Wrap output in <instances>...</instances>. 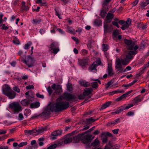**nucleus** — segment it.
I'll return each instance as SVG.
<instances>
[{
    "label": "nucleus",
    "instance_id": "28",
    "mask_svg": "<svg viewBox=\"0 0 149 149\" xmlns=\"http://www.w3.org/2000/svg\"><path fill=\"white\" fill-rule=\"evenodd\" d=\"M29 101L26 99H24L21 101V103L23 106H26L29 104Z\"/></svg>",
    "mask_w": 149,
    "mask_h": 149
},
{
    "label": "nucleus",
    "instance_id": "63",
    "mask_svg": "<svg viewBox=\"0 0 149 149\" xmlns=\"http://www.w3.org/2000/svg\"><path fill=\"white\" fill-rule=\"evenodd\" d=\"M119 33V31L116 30L114 32H113V34L114 35H117Z\"/></svg>",
    "mask_w": 149,
    "mask_h": 149
},
{
    "label": "nucleus",
    "instance_id": "52",
    "mask_svg": "<svg viewBox=\"0 0 149 149\" xmlns=\"http://www.w3.org/2000/svg\"><path fill=\"white\" fill-rule=\"evenodd\" d=\"M33 131H25V134L27 135L28 134L31 135L33 134Z\"/></svg>",
    "mask_w": 149,
    "mask_h": 149
},
{
    "label": "nucleus",
    "instance_id": "12",
    "mask_svg": "<svg viewBox=\"0 0 149 149\" xmlns=\"http://www.w3.org/2000/svg\"><path fill=\"white\" fill-rule=\"evenodd\" d=\"M63 144V141H59L58 143L56 144H52L50 146L47 148V149H54L58 146H60L62 145Z\"/></svg>",
    "mask_w": 149,
    "mask_h": 149
},
{
    "label": "nucleus",
    "instance_id": "48",
    "mask_svg": "<svg viewBox=\"0 0 149 149\" xmlns=\"http://www.w3.org/2000/svg\"><path fill=\"white\" fill-rule=\"evenodd\" d=\"M19 119V120H23L24 118V117L23 114L21 113H20L18 115Z\"/></svg>",
    "mask_w": 149,
    "mask_h": 149
},
{
    "label": "nucleus",
    "instance_id": "42",
    "mask_svg": "<svg viewBox=\"0 0 149 149\" xmlns=\"http://www.w3.org/2000/svg\"><path fill=\"white\" fill-rule=\"evenodd\" d=\"M32 44L31 42L29 41L28 43L26 44L24 46V48L25 49H28L29 47L31 46Z\"/></svg>",
    "mask_w": 149,
    "mask_h": 149
},
{
    "label": "nucleus",
    "instance_id": "39",
    "mask_svg": "<svg viewBox=\"0 0 149 149\" xmlns=\"http://www.w3.org/2000/svg\"><path fill=\"white\" fill-rule=\"evenodd\" d=\"M111 0H105L103 4V7H104L105 8H107V3L109 2Z\"/></svg>",
    "mask_w": 149,
    "mask_h": 149
},
{
    "label": "nucleus",
    "instance_id": "62",
    "mask_svg": "<svg viewBox=\"0 0 149 149\" xmlns=\"http://www.w3.org/2000/svg\"><path fill=\"white\" fill-rule=\"evenodd\" d=\"M13 43L15 44H20L19 41L18 40H13Z\"/></svg>",
    "mask_w": 149,
    "mask_h": 149
},
{
    "label": "nucleus",
    "instance_id": "5",
    "mask_svg": "<svg viewBox=\"0 0 149 149\" xmlns=\"http://www.w3.org/2000/svg\"><path fill=\"white\" fill-rule=\"evenodd\" d=\"M10 89L9 87H7L3 90V94L7 96L9 98L12 99L15 97L16 93L12 90L9 91Z\"/></svg>",
    "mask_w": 149,
    "mask_h": 149
},
{
    "label": "nucleus",
    "instance_id": "64",
    "mask_svg": "<svg viewBox=\"0 0 149 149\" xmlns=\"http://www.w3.org/2000/svg\"><path fill=\"white\" fill-rule=\"evenodd\" d=\"M139 1L138 0H136L134 2L132 3L133 6H136L138 3Z\"/></svg>",
    "mask_w": 149,
    "mask_h": 149
},
{
    "label": "nucleus",
    "instance_id": "18",
    "mask_svg": "<svg viewBox=\"0 0 149 149\" xmlns=\"http://www.w3.org/2000/svg\"><path fill=\"white\" fill-rule=\"evenodd\" d=\"M65 98L68 101H69L72 99L75 100L76 99L74 96L70 94H66L65 96Z\"/></svg>",
    "mask_w": 149,
    "mask_h": 149
},
{
    "label": "nucleus",
    "instance_id": "46",
    "mask_svg": "<svg viewBox=\"0 0 149 149\" xmlns=\"http://www.w3.org/2000/svg\"><path fill=\"white\" fill-rule=\"evenodd\" d=\"M0 26H1V28L2 29L6 30L8 29V26H6L5 24H2Z\"/></svg>",
    "mask_w": 149,
    "mask_h": 149
},
{
    "label": "nucleus",
    "instance_id": "43",
    "mask_svg": "<svg viewBox=\"0 0 149 149\" xmlns=\"http://www.w3.org/2000/svg\"><path fill=\"white\" fill-rule=\"evenodd\" d=\"M33 24H38L40 23L41 22V19H34L33 20Z\"/></svg>",
    "mask_w": 149,
    "mask_h": 149
},
{
    "label": "nucleus",
    "instance_id": "31",
    "mask_svg": "<svg viewBox=\"0 0 149 149\" xmlns=\"http://www.w3.org/2000/svg\"><path fill=\"white\" fill-rule=\"evenodd\" d=\"M132 69L131 67L130 66H127L126 67L125 69L124 70H123V68L121 69H120V70H119L118 69V70H120V72H126L127 71H128Z\"/></svg>",
    "mask_w": 149,
    "mask_h": 149
},
{
    "label": "nucleus",
    "instance_id": "35",
    "mask_svg": "<svg viewBox=\"0 0 149 149\" xmlns=\"http://www.w3.org/2000/svg\"><path fill=\"white\" fill-rule=\"evenodd\" d=\"M67 30L68 32H69L72 34L75 33H74L75 30L71 27H68Z\"/></svg>",
    "mask_w": 149,
    "mask_h": 149
},
{
    "label": "nucleus",
    "instance_id": "15",
    "mask_svg": "<svg viewBox=\"0 0 149 149\" xmlns=\"http://www.w3.org/2000/svg\"><path fill=\"white\" fill-rule=\"evenodd\" d=\"M108 75L110 76H113L114 74V72L112 68L111 65L108 64V66L107 68Z\"/></svg>",
    "mask_w": 149,
    "mask_h": 149
},
{
    "label": "nucleus",
    "instance_id": "1",
    "mask_svg": "<svg viewBox=\"0 0 149 149\" xmlns=\"http://www.w3.org/2000/svg\"><path fill=\"white\" fill-rule=\"evenodd\" d=\"M124 42L127 45V49L131 50L128 52L124 59L118 58L116 59L115 68L116 69H121L122 65H125L133 58V55H135L138 53L137 49L138 48V46L136 45V42L131 40L125 39Z\"/></svg>",
    "mask_w": 149,
    "mask_h": 149
},
{
    "label": "nucleus",
    "instance_id": "27",
    "mask_svg": "<svg viewBox=\"0 0 149 149\" xmlns=\"http://www.w3.org/2000/svg\"><path fill=\"white\" fill-rule=\"evenodd\" d=\"M80 84L81 86H84L85 87H88L90 86V83L89 82H87L86 81H81Z\"/></svg>",
    "mask_w": 149,
    "mask_h": 149
},
{
    "label": "nucleus",
    "instance_id": "60",
    "mask_svg": "<svg viewBox=\"0 0 149 149\" xmlns=\"http://www.w3.org/2000/svg\"><path fill=\"white\" fill-rule=\"evenodd\" d=\"M145 47V45L144 44H142L141 45L139 49L140 50H141L144 49Z\"/></svg>",
    "mask_w": 149,
    "mask_h": 149
},
{
    "label": "nucleus",
    "instance_id": "3",
    "mask_svg": "<svg viewBox=\"0 0 149 149\" xmlns=\"http://www.w3.org/2000/svg\"><path fill=\"white\" fill-rule=\"evenodd\" d=\"M88 131H86L81 134L75 136L73 139L74 142L78 143L81 140L84 144L90 143L94 138V136H93L92 134L88 133L87 132Z\"/></svg>",
    "mask_w": 149,
    "mask_h": 149
},
{
    "label": "nucleus",
    "instance_id": "14",
    "mask_svg": "<svg viewBox=\"0 0 149 149\" xmlns=\"http://www.w3.org/2000/svg\"><path fill=\"white\" fill-rule=\"evenodd\" d=\"M68 135H67L64 137V141H63V143L67 144L71 142L72 140V138L71 137H68Z\"/></svg>",
    "mask_w": 149,
    "mask_h": 149
},
{
    "label": "nucleus",
    "instance_id": "32",
    "mask_svg": "<svg viewBox=\"0 0 149 149\" xmlns=\"http://www.w3.org/2000/svg\"><path fill=\"white\" fill-rule=\"evenodd\" d=\"M125 109V106H121L119 108H118L117 109V111L118 114H119L121 112H122V111Z\"/></svg>",
    "mask_w": 149,
    "mask_h": 149
},
{
    "label": "nucleus",
    "instance_id": "24",
    "mask_svg": "<svg viewBox=\"0 0 149 149\" xmlns=\"http://www.w3.org/2000/svg\"><path fill=\"white\" fill-rule=\"evenodd\" d=\"M40 105V103L38 102L31 103L30 104L31 108H36L38 107Z\"/></svg>",
    "mask_w": 149,
    "mask_h": 149
},
{
    "label": "nucleus",
    "instance_id": "4",
    "mask_svg": "<svg viewBox=\"0 0 149 149\" xmlns=\"http://www.w3.org/2000/svg\"><path fill=\"white\" fill-rule=\"evenodd\" d=\"M9 108L14 114L18 113L22 110L21 105L17 102H14L10 104Z\"/></svg>",
    "mask_w": 149,
    "mask_h": 149
},
{
    "label": "nucleus",
    "instance_id": "37",
    "mask_svg": "<svg viewBox=\"0 0 149 149\" xmlns=\"http://www.w3.org/2000/svg\"><path fill=\"white\" fill-rule=\"evenodd\" d=\"M104 31L105 32H107L108 31H111V30H109L108 29V25L104 23Z\"/></svg>",
    "mask_w": 149,
    "mask_h": 149
},
{
    "label": "nucleus",
    "instance_id": "34",
    "mask_svg": "<svg viewBox=\"0 0 149 149\" xmlns=\"http://www.w3.org/2000/svg\"><path fill=\"white\" fill-rule=\"evenodd\" d=\"M96 67L97 66L96 65L95 63H93L92 65L89 67V70L90 71H92V70L95 69Z\"/></svg>",
    "mask_w": 149,
    "mask_h": 149
},
{
    "label": "nucleus",
    "instance_id": "2",
    "mask_svg": "<svg viewBox=\"0 0 149 149\" xmlns=\"http://www.w3.org/2000/svg\"><path fill=\"white\" fill-rule=\"evenodd\" d=\"M69 106V104L68 102L64 101L61 100V98L57 99V102L55 103L50 104L42 113V114L47 116L49 115L50 111L52 112H58L66 109Z\"/></svg>",
    "mask_w": 149,
    "mask_h": 149
},
{
    "label": "nucleus",
    "instance_id": "36",
    "mask_svg": "<svg viewBox=\"0 0 149 149\" xmlns=\"http://www.w3.org/2000/svg\"><path fill=\"white\" fill-rule=\"evenodd\" d=\"M26 97L28 99V100L29 101V102L30 101H33L34 100V97L33 95L30 96L28 95L27 96H26Z\"/></svg>",
    "mask_w": 149,
    "mask_h": 149
},
{
    "label": "nucleus",
    "instance_id": "9",
    "mask_svg": "<svg viewBox=\"0 0 149 149\" xmlns=\"http://www.w3.org/2000/svg\"><path fill=\"white\" fill-rule=\"evenodd\" d=\"M52 88L56 91V94H60L62 92V89L59 85L57 86L56 84H54L52 85Z\"/></svg>",
    "mask_w": 149,
    "mask_h": 149
},
{
    "label": "nucleus",
    "instance_id": "41",
    "mask_svg": "<svg viewBox=\"0 0 149 149\" xmlns=\"http://www.w3.org/2000/svg\"><path fill=\"white\" fill-rule=\"evenodd\" d=\"M93 63H95V65L97 66L100 65L101 63V60L100 58H98Z\"/></svg>",
    "mask_w": 149,
    "mask_h": 149
},
{
    "label": "nucleus",
    "instance_id": "20",
    "mask_svg": "<svg viewBox=\"0 0 149 149\" xmlns=\"http://www.w3.org/2000/svg\"><path fill=\"white\" fill-rule=\"evenodd\" d=\"M113 16L114 15L113 14L109 13L106 17L107 22L108 23L110 22Z\"/></svg>",
    "mask_w": 149,
    "mask_h": 149
},
{
    "label": "nucleus",
    "instance_id": "16",
    "mask_svg": "<svg viewBox=\"0 0 149 149\" xmlns=\"http://www.w3.org/2000/svg\"><path fill=\"white\" fill-rule=\"evenodd\" d=\"M132 92V91L131 90L127 92L125 94H123L121 96L118 98L116 99L118 101H119L123 99H125L126 98V97L127 96L128 94Z\"/></svg>",
    "mask_w": 149,
    "mask_h": 149
},
{
    "label": "nucleus",
    "instance_id": "25",
    "mask_svg": "<svg viewBox=\"0 0 149 149\" xmlns=\"http://www.w3.org/2000/svg\"><path fill=\"white\" fill-rule=\"evenodd\" d=\"M97 119H93L92 117H91L86 119V122L87 124H90L96 121Z\"/></svg>",
    "mask_w": 149,
    "mask_h": 149
},
{
    "label": "nucleus",
    "instance_id": "56",
    "mask_svg": "<svg viewBox=\"0 0 149 149\" xmlns=\"http://www.w3.org/2000/svg\"><path fill=\"white\" fill-rule=\"evenodd\" d=\"M57 30L59 32H60L61 34H63L65 33V32L62 29H61L58 28L57 29Z\"/></svg>",
    "mask_w": 149,
    "mask_h": 149
},
{
    "label": "nucleus",
    "instance_id": "54",
    "mask_svg": "<svg viewBox=\"0 0 149 149\" xmlns=\"http://www.w3.org/2000/svg\"><path fill=\"white\" fill-rule=\"evenodd\" d=\"M26 88L27 89H33L34 86L33 85H29V86H26Z\"/></svg>",
    "mask_w": 149,
    "mask_h": 149
},
{
    "label": "nucleus",
    "instance_id": "8",
    "mask_svg": "<svg viewBox=\"0 0 149 149\" xmlns=\"http://www.w3.org/2000/svg\"><path fill=\"white\" fill-rule=\"evenodd\" d=\"M107 136L110 137L113 136L112 134L108 132L102 133L101 135V137L103 143H106L107 142Z\"/></svg>",
    "mask_w": 149,
    "mask_h": 149
},
{
    "label": "nucleus",
    "instance_id": "45",
    "mask_svg": "<svg viewBox=\"0 0 149 149\" xmlns=\"http://www.w3.org/2000/svg\"><path fill=\"white\" fill-rule=\"evenodd\" d=\"M13 90L17 92L18 93H19L20 91V89L18 88V87L16 86L13 87Z\"/></svg>",
    "mask_w": 149,
    "mask_h": 149
},
{
    "label": "nucleus",
    "instance_id": "19",
    "mask_svg": "<svg viewBox=\"0 0 149 149\" xmlns=\"http://www.w3.org/2000/svg\"><path fill=\"white\" fill-rule=\"evenodd\" d=\"M89 60V59L87 58H84L80 61L79 64L83 66L86 64L88 62Z\"/></svg>",
    "mask_w": 149,
    "mask_h": 149
},
{
    "label": "nucleus",
    "instance_id": "57",
    "mask_svg": "<svg viewBox=\"0 0 149 149\" xmlns=\"http://www.w3.org/2000/svg\"><path fill=\"white\" fill-rule=\"evenodd\" d=\"M36 95L37 97L43 99L44 97V95H41L39 93H38L36 94Z\"/></svg>",
    "mask_w": 149,
    "mask_h": 149
},
{
    "label": "nucleus",
    "instance_id": "51",
    "mask_svg": "<svg viewBox=\"0 0 149 149\" xmlns=\"http://www.w3.org/2000/svg\"><path fill=\"white\" fill-rule=\"evenodd\" d=\"M148 4V3L146 1L142 2L141 3V7H144L146 6Z\"/></svg>",
    "mask_w": 149,
    "mask_h": 149
},
{
    "label": "nucleus",
    "instance_id": "29",
    "mask_svg": "<svg viewBox=\"0 0 149 149\" xmlns=\"http://www.w3.org/2000/svg\"><path fill=\"white\" fill-rule=\"evenodd\" d=\"M22 6L21 8L22 9L24 10L27 11L29 10V8L27 6L25 5V2L24 1H22Z\"/></svg>",
    "mask_w": 149,
    "mask_h": 149
},
{
    "label": "nucleus",
    "instance_id": "47",
    "mask_svg": "<svg viewBox=\"0 0 149 149\" xmlns=\"http://www.w3.org/2000/svg\"><path fill=\"white\" fill-rule=\"evenodd\" d=\"M42 132V131H33V134L34 135H37L39 134Z\"/></svg>",
    "mask_w": 149,
    "mask_h": 149
},
{
    "label": "nucleus",
    "instance_id": "44",
    "mask_svg": "<svg viewBox=\"0 0 149 149\" xmlns=\"http://www.w3.org/2000/svg\"><path fill=\"white\" fill-rule=\"evenodd\" d=\"M27 144V142H24L21 143L18 145V146L19 147H22L26 145Z\"/></svg>",
    "mask_w": 149,
    "mask_h": 149
},
{
    "label": "nucleus",
    "instance_id": "33",
    "mask_svg": "<svg viewBox=\"0 0 149 149\" xmlns=\"http://www.w3.org/2000/svg\"><path fill=\"white\" fill-rule=\"evenodd\" d=\"M142 100L141 98H139L138 97H136L133 100L135 103L140 102L142 101Z\"/></svg>",
    "mask_w": 149,
    "mask_h": 149
},
{
    "label": "nucleus",
    "instance_id": "26",
    "mask_svg": "<svg viewBox=\"0 0 149 149\" xmlns=\"http://www.w3.org/2000/svg\"><path fill=\"white\" fill-rule=\"evenodd\" d=\"M111 103V102H108L106 103L103 104L100 108V110H101L102 109H104L108 107L110 104Z\"/></svg>",
    "mask_w": 149,
    "mask_h": 149
},
{
    "label": "nucleus",
    "instance_id": "55",
    "mask_svg": "<svg viewBox=\"0 0 149 149\" xmlns=\"http://www.w3.org/2000/svg\"><path fill=\"white\" fill-rule=\"evenodd\" d=\"M81 53L84 55H85L87 54L88 52L85 49H82L81 50Z\"/></svg>",
    "mask_w": 149,
    "mask_h": 149
},
{
    "label": "nucleus",
    "instance_id": "7",
    "mask_svg": "<svg viewBox=\"0 0 149 149\" xmlns=\"http://www.w3.org/2000/svg\"><path fill=\"white\" fill-rule=\"evenodd\" d=\"M49 51L52 53L56 54L59 51V49L58 47L56 46V45L54 42H53L50 45L49 47Z\"/></svg>",
    "mask_w": 149,
    "mask_h": 149
},
{
    "label": "nucleus",
    "instance_id": "61",
    "mask_svg": "<svg viewBox=\"0 0 149 149\" xmlns=\"http://www.w3.org/2000/svg\"><path fill=\"white\" fill-rule=\"evenodd\" d=\"M134 114V112L131 111L128 112L127 114V115L128 116H133Z\"/></svg>",
    "mask_w": 149,
    "mask_h": 149
},
{
    "label": "nucleus",
    "instance_id": "50",
    "mask_svg": "<svg viewBox=\"0 0 149 149\" xmlns=\"http://www.w3.org/2000/svg\"><path fill=\"white\" fill-rule=\"evenodd\" d=\"M47 90L49 95H51L52 92V91L50 86L47 88Z\"/></svg>",
    "mask_w": 149,
    "mask_h": 149
},
{
    "label": "nucleus",
    "instance_id": "23",
    "mask_svg": "<svg viewBox=\"0 0 149 149\" xmlns=\"http://www.w3.org/2000/svg\"><path fill=\"white\" fill-rule=\"evenodd\" d=\"M38 128V129L37 127H36L34 129L32 130H49L51 129L48 126H46L44 127H40Z\"/></svg>",
    "mask_w": 149,
    "mask_h": 149
},
{
    "label": "nucleus",
    "instance_id": "38",
    "mask_svg": "<svg viewBox=\"0 0 149 149\" xmlns=\"http://www.w3.org/2000/svg\"><path fill=\"white\" fill-rule=\"evenodd\" d=\"M93 88L96 89L98 87V84L97 82H94L92 83L91 85Z\"/></svg>",
    "mask_w": 149,
    "mask_h": 149
},
{
    "label": "nucleus",
    "instance_id": "49",
    "mask_svg": "<svg viewBox=\"0 0 149 149\" xmlns=\"http://www.w3.org/2000/svg\"><path fill=\"white\" fill-rule=\"evenodd\" d=\"M133 104H128V105L126 106H125V109H128L132 107L133 106Z\"/></svg>",
    "mask_w": 149,
    "mask_h": 149
},
{
    "label": "nucleus",
    "instance_id": "6",
    "mask_svg": "<svg viewBox=\"0 0 149 149\" xmlns=\"http://www.w3.org/2000/svg\"><path fill=\"white\" fill-rule=\"evenodd\" d=\"M23 61L28 66L29 68H30L33 66L35 61L33 58L30 56L28 55L24 59Z\"/></svg>",
    "mask_w": 149,
    "mask_h": 149
},
{
    "label": "nucleus",
    "instance_id": "40",
    "mask_svg": "<svg viewBox=\"0 0 149 149\" xmlns=\"http://www.w3.org/2000/svg\"><path fill=\"white\" fill-rule=\"evenodd\" d=\"M108 45L105 44H103L102 45V49L104 52L107 51L108 49Z\"/></svg>",
    "mask_w": 149,
    "mask_h": 149
},
{
    "label": "nucleus",
    "instance_id": "59",
    "mask_svg": "<svg viewBox=\"0 0 149 149\" xmlns=\"http://www.w3.org/2000/svg\"><path fill=\"white\" fill-rule=\"evenodd\" d=\"M67 87L68 89L69 90H71L72 86L70 84H68L67 85Z\"/></svg>",
    "mask_w": 149,
    "mask_h": 149
},
{
    "label": "nucleus",
    "instance_id": "21",
    "mask_svg": "<svg viewBox=\"0 0 149 149\" xmlns=\"http://www.w3.org/2000/svg\"><path fill=\"white\" fill-rule=\"evenodd\" d=\"M100 145V142L97 139H95L94 141L91 143V146L95 147L93 149H97L96 148L98 147Z\"/></svg>",
    "mask_w": 149,
    "mask_h": 149
},
{
    "label": "nucleus",
    "instance_id": "58",
    "mask_svg": "<svg viewBox=\"0 0 149 149\" xmlns=\"http://www.w3.org/2000/svg\"><path fill=\"white\" fill-rule=\"evenodd\" d=\"M115 124L114 123V121L109 122L107 124V125L108 126H110L111 125H115Z\"/></svg>",
    "mask_w": 149,
    "mask_h": 149
},
{
    "label": "nucleus",
    "instance_id": "53",
    "mask_svg": "<svg viewBox=\"0 0 149 149\" xmlns=\"http://www.w3.org/2000/svg\"><path fill=\"white\" fill-rule=\"evenodd\" d=\"M112 24L115 26H117V27L118 28H119L120 27L118 25V23L117 22L113 21L112 22Z\"/></svg>",
    "mask_w": 149,
    "mask_h": 149
},
{
    "label": "nucleus",
    "instance_id": "30",
    "mask_svg": "<svg viewBox=\"0 0 149 149\" xmlns=\"http://www.w3.org/2000/svg\"><path fill=\"white\" fill-rule=\"evenodd\" d=\"M94 24L96 26L100 25L102 24V21L100 19H96L94 22Z\"/></svg>",
    "mask_w": 149,
    "mask_h": 149
},
{
    "label": "nucleus",
    "instance_id": "11",
    "mask_svg": "<svg viewBox=\"0 0 149 149\" xmlns=\"http://www.w3.org/2000/svg\"><path fill=\"white\" fill-rule=\"evenodd\" d=\"M63 144V141H59L58 143L56 144H52L50 146L47 148V149H54L58 146H60L62 145Z\"/></svg>",
    "mask_w": 149,
    "mask_h": 149
},
{
    "label": "nucleus",
    "instance_id": "22",
    "mask_svg": "<svg viewBox=\"0 0 149 149\" xmlns=\"http://www.w3.org/2000/svg\"><path fill=\"white\" fill-rule=\"evenodd\" d=\"M102 8L101 11L100 15L102 18H104L107 14V12L108 11V7L105 8L104 7Z\"/></svg>",
    "mask_w": 149,
    "mask_h": 149
},
{
    "label": "nucleus",
    "instance_id": "17",
    "mask_svg": "<svg viewBox=\"0 0 149 149\" xmlns=\"http://www.w3.org/2000/svg\"><path fill=\"white\" fill-rule=\"evenodd\" d=\"M93 91L92 88H85L84 91L83 93V95L84 96H87L91 93Z\"/></svg>",
    "mask_w": 149,
    "mask_h": 149
},
{
    "label": "nucleus",
    "instance_id": "13",
    "mask_svg": "<svg viewBox=\"0 0 149 149\" xmlns=\"http://www.w3.org/2000/svg\"><path fill=\"white\" fill-rule=\"evenodd\" d=\"M131 23V20L130 19H128L126 21L124 22L122 26L121 27V29L123 30H125L130 25Z\"/></svg>",
    "mask_w": 149,
    "mask_h": 149
},
{
    "label": "nucleus",
    "instance_id": "10",
    "mask_svg": "<svg viewBox=\"0 0 149 149\" xmlns=\"http://www.w3.org/2000/svg\"><path fill=\"white\" fill-rule=\"evenodd\" d=\"M62 132L61 131H54L51 134V138L52 140L56 139V137L61 135Z\"/></svg>",
    "mask_w": 149,
    "mask_h": 149
}]
</instances>
